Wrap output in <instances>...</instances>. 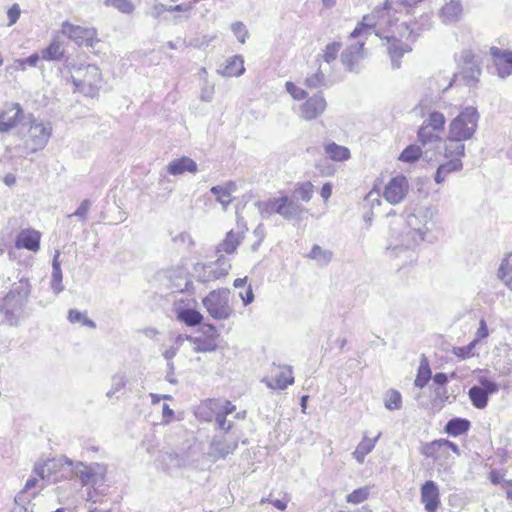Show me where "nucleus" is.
<instances>
[{
	"mask_svg": "<svg viewBox=\"0 0 512 512\" xmlns=\"http://www.w3.org/2000/svg\"><path fill=\"white\" fill-rule=\"evenodd\" d=\"M437 214L438 210L432 206L420 207L409 214L406 219L408 230L401 234L400 240L397 238L395 243H390L387 250L398 256L402 250L418 245L435 226Z\"/></svg>",
	"mask_w": 512,
	"mask_h": 512,
	"instance_id": "obj_1",
	"label": "nucleus"
},
{
	"mask_svg": "<svg viewBox=\"0 0 512 512\" xmlns=\"http://www.w3.org/2000/svg\"><path fill=\"white\" fill-rule=\"evenodd\" d=\"M31 293V284L28 279L21 278L12 284L9 292L0 302V313L4 321L13 327H17L22 320L28 317L26 306Z\"/></svg>",
	"mask_w": 512,
	"mask_h": 512,
	"instance_id": "obj_2",
	"label": "nucleus"
},
{
	"mask_svg": "<svg viewBox=\"0 0 512 512\" xmlns=\"http://www.w3.org/2000/svg\"><path fill=\"white\" fill-rule=\"evenodd\" d=\"M255 206L262 218L278 214L287 221H299L302 219L303 214L307 212L302 204L291 199L287 194H281L279 197L269 198L264 201H257Z\"/></svg>",
	"mask_w": 512,
	"mask_h": 512,
	"instance_id": "obj_3",
	"label": "nucleus"
},
{
	"mask_svg": "<svg viewBox=\"0 0 512 512\" xmlns=\"http://www.w3.org/2000/svg\"><path fill=\"white\" fill-rule=\"evenodd\" d=\"M17 133L23 140L26 151L35 153L47 145L52 135V127L50 123H44L29 115L19 125Z\"/></svg>",
	"mask_w": 512,
	"mask_h": 512,
	"instance_id": "obj_4",
	"label": "nucleus"
},
{
	"mask_svg": "<svg viewBox=\"0 0 512 512\" xmlns=\"http://www.w3.org/2000/svg\"><path fill=\"white\" fill-rule=\"evenodd\" d=\"M71 80L75 90L86 96L94 97L100 87L102 77L99 68L93 64L71 68Z\"/></svg>",
	"mask_w": 512,
	"mask_h": 512,
	"instance_id": "obj_5",
	"label": "nucleus"
},
{
	"mask_svg": "<svg viewBox=\"0 0 512 512\" xmlns=\"http://www.w3.org/2000/svg\"><path fill=\"white\" fill-rule=\"evenodd\" d=\"M479 113L475 107H465L449 124L448 134L451 139L469 140L476 132Z\"/></svg>",
	"mask_w": 512,
	"mask_h": 512,
	"instance_id": "obj_6",
	"label": "nucleus"
},
{
	"mask_svg": "<svg viewBox=\"0 0 512 512\" xmlns=\"http://www.w3.org/2000/svg\"><path fill=\"white\" fill-rule=\"evenodd\" d=\"M229 298L230 290L221 288L211 291L203 298L202 303L213 319L226 320L233 314Z\"/></svg>",
	"mask_w": 512,
	"mask_h": 512,
	"instance_id": "obj_7",
	"label": "nucleus"
},
{
	"mask_svg": "<svg viewBox=\"0 0 512 512\" xmlns=\"http://www.w3.org/2000/svg\"><path fill=\"white\" fill-rule=\"evenodd\" d=\"M437 107L438 102L433 96H424L414 110L418 116L425 118L422 126L440 133L444 130L446 119L443 113L436 110Z\"/></svg>",
	"mask_w": 512,
	"mask_h": 512,
	"instance_id": "obj_8",
	"label": "nucleus"
},
{
	"mask_svg": "<svg viewBox=\"0 0 512 512\" xmlns=\"http://www.w3.org/2000/svg\"><path fill=\"white\" fill-rule=\"evenodd\" d=\"M230 269V260L220 255L214 262L195 264L193 271L197 281L208 283L226 276Z\"/></svg>",
	"mask_w": 512,
	"mask_h": 512,
	"instance_id": "obj_9",
	"label": "nucleus"
},
{
	"mask_svg": "<svg viewBox=\"0 0 512 512\" xmlns=\"http://www.w3.org/2000/svg\"><path fill=\"white\" fill-rule=\"evenodd\" d=\"M64 463L71 467V472L80 479L83 486L96 485L104 479L106 467L99 463H91L86 465L83 462L73 463L69 458L63 459Z\"/></svg>",
	"mask_w": 512,
	"mask_h": 512,
	"instance_id": "obj_10",
	"label": "nucleus"
},
{
	"mask_svg": "<svg viewBox=\"0 0 512 512\" xmlns=\"http://www.w3.org/2000/svg\"><path fill=\"white\" fill-rule=\"evenodd\" d=\"M480 385L472 386L468 391L472 405L477 409H484L488 405L489 396L498 392L499 386L496 382L486 377H479Z\"/></svg>",
	"mask_w": 512,
	"mask_h": 512,
	"instance_id": "obj_11",
	"label": "nucleus"
},
{
	"mask_svg": "<svg viewBox=\"0 0 512 512\" xmlns=\"http://www.w3.org/2000/svg\"><path fill=\"white\" fill-rule=\"evenodd\" d=\"M409 191V182L404 175H397L390 179L384 188L383 196L392 205L401 203Z\"/></svg>",
	"mask_w": 512,
	"mask_h": 512,
	"instance_id": "obj_12",
	"label": "nucleus"
},
{
	"mask_svg": "<svg viewBox=\"0 0 512 512\" xmlns=\"http://www.w3.org/2000/svg\"><path fill=\"white\" fill-rule=\"evenodd\" d=\"M238 441L239 435H235V432L230 437L215 436L210 444V455L214 458H225L234 453L238 447Z\"/></svg>",
	"mask_w": 512,
	"mask_h": 512,
	"instance_id": "obj_13",
	"label": "nucleus"
},
{
	"mask_svg": "<svg viewBox=\"0 0 512 512\" xmlns=\"http://www.w3.org/2000/svg\"><path fill=\"white\" fill-rule=\"evenodd\" d=\"M420 499L426 512H437L441 505L437 483L433 480L425 481L420 488Z\"/></svg>",
	"mask_w": 512,
	"mask_h": 512,
	"instance_id": "obj_14",
	"label": "nucleus"
},
{
	"mask_svg": "<svg viewBox=\"0 0 512 512\" xmlns=\"http://www.w3.org/2000/svg\"><path fill=\"white\" fill-rule=\"evenodd\" d=\"M61 33L73 40L79 46H93L95 31L92 29L73 25L66 21L62 24Z\"/></svg>",
	"mask_w": 512,
	"mask_h": 512,
	"instance_id": "obj_15",
	"label": "nucleus"
},
{
	"mask_svg": "<svg viewBox=\"0 0 512 512\" xmlns=\"http://www.w3.org/2000/svg\"><path fill=\"white\" fill-rule=\"evenodd\" d=\"M326 106L327 103L323 94L318 92L300 106V116L307 121L316 119L323 114Z\"/></svg>",
	"mask_w": 512,
	"mask_h": 512,
	"instance_id": "obj_16",
	"label": "nucleus"
},
{
	"mask_svg": "<svg viewBox=\"0 0 512 512\" xmlns=\"http://www.w3.org/2000/svg\"><path fill=\"white\" fill-rule=\"evenodd\" d=\"M365 41L359 39L357 43L348 46L341 54V62L350 72H356V65L364 58L363 47Z\"/></svg>",
	"mask_w": 512,
	"mask_h": 512,
	"instance_id": "obj_17",
	"label": "nucleus"
},
{
	"mask_svg": "<svg viewBox=\"0 0 512 512\" xmlns=\"http://www.w3.org/2000/svg\"><path fill=\"white\" fill-rule=\"evenodd\" d=\"M26 120L20 104L14 103L8 109L0 113V132H8L18 123Z\"/></svg>",
	"mask_w": 512,
	"mask_h": 512,
	"instance_id": "obj_18",
	"label": "nucleus"
},
{
	"mask_svg": "<svg viewBox=\"0 0 512 512\" xmlns=\"http://www.w3.org/2000/svg\"><path fill=\"white\" fill-rule=\"evenodd\" d=\"M41 233L35 229H22L16 236L15 247L27 249L32 252L40 250Z\"/></svg>",
	"mask_w": 512,
	"mask_h": 512,
	"instance_id": "obj_19",
	"label": "nucleus"
},
{
	"mask_svg": "<svg viewBox=\"0 0 512 512\" xmlns=\"http://www.w3.org/2000/svg\"><path fill=\"white\" fill-rule=\"evenodd\" d=\"M197 171V163L186 156L172 160L167 166V172L174 176L182 175L185 172L196 173Z\"/></svg>",
	"mask_w": 512,
	"mask_h": 512,
	"instance_id": "obj_20",
	"label": "nucleus"
},
{
	"mask_svg": "<svg viewBox=\"0 0 512 512\" xmlns=\"http://www.w3.org/2000/svg\"><path fill=\"white\" fill-rule=\"evenodd\" d=\"M244 232V227L240 228L238 231L230 230L229 232H227L224 240L218 244L216 251L218 253H234L244 237Z\"/></svg>",
	"mask_w": 512,
	"mask_h": 512,
	"instance_id": "obj_21",
	"label": "nucleus"
},
{
	"mask_svg": "<svg viewBox=\"0 0 512 512\" xmlns=\"http://www.w3.org/2000/svg\"><path fill=\"white\" fill-rule=\"evenodd\" d=\"M387 51L391 57V64L393 69L400 67V58L407 52L411 51V47L402 41L393 38L388 39Z\"/></svg>",
	"mask_w": 512,
	"mask_h": 512,
	"instance_id": "obj_22",
	"label": "nucleus"
},
{
	"mask_svg": "<svg viewBox=\"0 0 512 512\" xmlns=\"http://www.w3.org/2000/svg\"><path fill=\"white\" fill-rule=\"evenodd\" d=\"M65 53V45L60 36H55L49 46L41 51L42 59L46 61H59Z\"/></svg>",
	"mask_w": 512,
	"mask_h": 512,
	"instance_id": "obj_23",
	"label": "nucleus"
},
{
	"mask_svg": "<svg viewBox=\"0 0 512 512\" xmlns=\"http://www.w3.org/2000/svg\"><path fill=\"white\" fill-rule=\"evenodd\" d=\"M462 11L460 0H450L441 8L440 17L444 23H454L460 20Z\"/></svg>",
	"mask_w": 512,
	"mask_h": 512,
	"instance_id": "obj_24",
	"label": "nucleus"
},
{
	"mask_svg": "<svg viewBox=\"0 0 512 512\" xmlns=\"http://www.w3.org/2000/svg\"><path fill=\"white\" fill-rule=\"evenodd\" d=\"M448 161L439 165L436 170L434 180L437 184H442L448 174L460 171L463 168V163L460 158H447Z\"/></svg>",
	"mask_w": 512,
	"mask_h": 512,
	"instance_id": "obj_25",
	"label": "nucleus"
},
{
	"mask_svg": "<svg viewBox=\"0 0 512 512\" xmlns=\"http://www.w3.org/2000/svg\"><path fill=\"white\" fill-rule=\"evenodd\" d=\"M417 141L421 147L429 151L441 141V137L439 132L421 125L417 131Z\"/></svg>",
	"mask_w": 512,
	"mask_h": 512,
	"instance_id": "obj_26",
	"label": "nucleus"
},
{
	"mask_svg": "<svg viewBox=\"0 0 512 512\" xmlns=\"http://www.w3.org/2000/svg\"><path fill=\"white\" fill-rule=\"evenodd\" d=\"M471 423L466 418L454 417L444 426V432L452 437L463 435L469 431Z\"/></svg>",
	"mask_w": 512,
	"mask_h": 512,
	"instance_id": "obj_27",
	"label": "nucleus"
},
{
	"mask_svg": "<svg viewBox=\"0 0 512 512\" xmlns=\"http://www.w3.org/2000/svg\"><path fill=\"white\" fill-rule=\"evenodd\" d=\"M244 71V60L239 55L227 59L225 65L218 70L219 73L226 77L240 76Z\"/></svg>",
	"mask_w": 512,
	"mask_h": 512,
	"instance_id": "obj_28",
	"label": "nucleus"
},
{
	"mask_svg": "<svg viewBox=\"0 0 512 512\" xmlns=\"http://www.w3.org/2000/svg\"><path fill=\"white\" fill-rule=\"evenodd\" d=\"M376 22L374 16H364L363 20L358 23L355 29L351 32V38H360L366 40L370 35L374 33Z\"/></svg>",
	"mask_w": 512,
	"mask_h": 512,
	"instance_id": "obj_29",
	"label": "nucleus"
},
{
	"mask_svg": "<svg viewBox=\"0 0 512 512\" xmlns=\"http://www.w3.org/2000/svg\"><path fill=\"white\" fill-rule=\"evenodd\" d=\"M324 151L326 155L333 161L343 162L350 159V150L345 147L336 144L333 141L324 144Z\"/></svg>",
	"mask_w": 512,
	"mask_h": 512,
	"instance_id": "obj_30",
	"label": "nucleus"
},
{
	"mask_svg": "<svg viewBox=\"0 0 512 512\" xmlns=\"http://www.w3.org/2000/svg\"><path fill=\"white\" fill-rule=\"evenodd\" d=\"M380 434L375 438L364 437L361 442L357 445L355 451L352 453L353 457L359 464H363L366 455H368L374 449L376 442L378 441Z\"/></svg>",
	"mask_w": 512,
	"mask_h": 512,
	"instance_id": "obj_31",
	"label": "nucleus"
},
{
	"mask_svg": "<svg viewBox=\"0 0 512 512\" xmlns=\"http://www.w3.org/2000/svg\"><path fill=\"white\" fill-rule=\"evenodd\" d=\"M428 149H424L421 145L411 144L407 146L399 155V160L405 163H414L418 159L428 158Z\"/></svg>",
	"mask_w": 512,
	"mask_h": 512,
	"instance_id": "obj_32",
	"label": "nucleus"
},
{
	"mask_svg": "<svg viewBox=\"0 0 512 512\" xmlns=\"http://www.w3.org/2000/svg\"><path fill=\"white\" fill-rule=\"evenodd\" d=\"M314 193V186L311 182H299L294 186L292 191L291 199H294L296 202L299 200L303 202H309Z\"/></svg>",
	"mask_w": 512,
	"mask_h": 512,
	"instance_id": "obj_33",
	"label": "nucleus"
},
{
	"mask_svg": "<svg viewBox=\"0 0 512 512\" xmlns=\"http://www.w3.org/2000/svg\"><path fill=\"white\" fill-rule=\"evenodd\" d=\"M294 383V377L292 373L291 367H286L284 371H281L276 377L271 380L267 381L266 384L271 389H280L284 390L289 385Z\"/></svg>",
	"mask_w": 512,
	"mask_h": 512,
	"instance_id": "obj_34",
	"label": "nucleus"
},
{
	"mask_svg": "<svg viewBox=\"0 0 512 512\" xmlns=\"http://www.w3.org/2000/svg\"><path fill=\"white\" fill-rule=\"evenodd\" d=\"M422 454L427 458H432L435 461L440 460L442 457H446L444 445L442 439L434 440L425 444L422 448Z\"/></svg>",
	"mask_w": 512,
	"mask_h": 512,
	"instance_id": "obj_35",
	"label": "nucleus"
},
{
	"mask_svg": "<svg viewBox=\"0 0 512 512\" xmlns=\"http://www.w3.org/2000/svg\"><path fill=\"white\" fill-rule=\"evenodd\" d=\"M431 376L432 372L430 369L429 361L426 356L422 354L414 385L419 388L425 387L428 381L431 379Z\"/></svg>",
	"mask_w": 512,
	"mask_h": 512,
	"instance_id": "obj_36",
	"label": "nucleus"
},
{
	"mask_svg": "<svg viewBox=\"0 0 512 512\" xmlns=\"http://www.w3.org/2000/svg\"><path fill=\"white\" fill-rule=\"evenodd\" d=\"M465 140L451 139L450 134L447 136V143L445 145V157L446 158H460L465 155Z\"/></svg>",
	"mask_w": 512,
	"mask_h": 512,
	"instance_id": "obj_37",
	"label": "nucleus"
},
{
	"mask_svg": "<svg viewBox=\"0 0 512 512\" xmlns=\"http://www.w3.org/2000/svg\"><path fill=\"white\" fill-rule=\"evenodd\" d=\"M177 319L186 325L193 327L202 322L203 316L197 310L187 308L177 310Z\"/></svg>",
	"mask_w": 512,
	"mask_h": 512,
	"instance_id": "obj_38",
	"label": "nucleus"
},
{
	"mask_svg": "<svg viewBox=\"0 0 512 512\" xmlns=\"http://www.w3.org/2000/svg\"><path fill=\"white\" fill-rule=\"evenodd\" d=\"M308 257L315 260L318 264L326 266L332 260L333 253L331 250L323 249L319 245H314L309 252Z\"/></svg>",
	"mask_w": 512,
	"mask_h": 512,
	"instance_id": "obj_39",
	"label": "nucleus"
},
{
	"mask_svg": "<svg viewBox=\"0 0 512 512\" xmlns=\"http://www.w3.org/2000/svg\"><path fill=\"white\" fill-rule=\"evenodd\" d=\"M68 320L73 324L80 323L82 326H87L93 329L96 328V323L88 318L87 312L70 309L68 312Z\"/></svg>",
	"mask_w": 512,
	"mask_h": 512,
	"instance_id": "obj_40",
	"label": "nucleus"
},
{
	"mask_svg": "<svg viewBox=\"0 0 512 512\" xmlns=\"http://www.w3.org/2000/svg\"><path fill=\"white\" fill-rule=\"evenodd\" d=\"M189 340L195 345V352H212L217 348L215 341L212 339L203 337H189Z\"/></svg>",
	"mask_w": 512,
	"mask_h": 512,
	"instance_id": "obj_41",
	"label": "nucleus"
},
{
	"mask_svg": "<svg viewBox=\"0 0 512 512\" xmlns=\"http://www.w3.org/2000/svg\"><path fill=\"white\" fill-rule=\"evenodd\" d=\"M56 466L57 462L55 460H48L44 464H36L34 472L41 479L47 478L48 481H56V478H51V472Z\"/></svg>",
	"mask_w": 512,
	"mask_h": 512,
	"instance_id": "obj_42",
	"label": "nucleus"
},
{
	"mask_svg": "<svg viewBox=\"0 0 512 512\" xmlns=\"http://www.w3.org/2000/svg\"><path fill=\"white\" fill-rule=\"evenodd\" d=\"M210 192L215 196L216 201L222 205L223 210H227L229 204L232 202V196L220 185L211 187Z\"/></svg>",
	"mask_w": 512,
	"mask_h": 512,
	"instance_id": "obj_43",
	"label": "nucleus"
},
{
	"mask_svg": "<svg viewBox=\"0 0 512 512\" xmlns=\"http://www.w3.org/2000/svg\"><path fill=\"white\" fill-rule=\"evenodd\" d=\"M498 75L501 78H506L512 74V52L504 55V58L496 63Z\"/></svg>",
	"mask_w": 512,
	"mask_h": 512,
	"instance_id": "obj_44",
	"label": "nucleus"
},
{
	"mask_svg": "<svg viewBox=\"0 0 512 512\" xmlns=\"http://www.w3.org/2000/svg\"><path fill=\"white\" fill-rule=\"evenodd\" d=\"M497 275L507 287L512 289V266L509 267V260L507 258L502 260Z\"/></svg>",
	"mask_w": 512,
	"mask_h": 512,
	"instance_id": "obj_45",
	"label": "nucleus"
},
{
	"mask_svg": "<svg viewBox=\"0 0 512 512\" xmlns=\"http://www.w3.org/2000/svg\"><path fill=\"white\" fill-rule=\"evenodd\" d=\"M104 4L126 14H130L134 10V5L130 0H105Z\"/></svg>",
	"mask_w": 512,
	"mask_h": 512,
	"instance_id": "obj_46",
	"label": "nucleus"
},
{
	"mask_svg": "<svg viewBox=\"0 0 512 512\" xmlns=\"http://www.w3.org/2000/svg\"><path fill=\"white\" fill-rule=\"evenodd\" d=\"M369 496V488L367 486L360 487L346 496V501L352 504H360Z\"/></svg>",
	"mask_w": 512,
	"mask_h": 512,
	"instance_id": "obj_47",
	"label": "nucleus"
},
{
	"mask_svg": "<svg viewBox=\"0 0 512 512\" xmlns=\"http://www.w3.org/2000/svg\"><path fill=\"white\" fill-rule=\"evenodd\" d=\"M341 46L342 45L340 42H332V43L328 44L323 51V55H322L323 60L326 63H331L334 60H336L337 55L341 49Z\"/></svg>",
	"mask_w": 512,
	"mask_h": 512,
	"instance_id": "obj_48",
	"label": "nucleus"
},
{
	"mask_svg": "<svg viewBox=\"0 0 512 512\" xmlns=\"http://www.w3.org/2000/svg\"><path fill=\"white\" fill-rule=\"evenodd\" d=\"M402 397L396 390H391L385 399V407L389 410H398L401 408Z\"/></svg>",
	"mask_w": 512,
	"mask_h": 512,
	"instance_id": "obj_49",
	"label": "nucleus"
},
{
	"mask_svg": "<svg viewBox=\"0 0 512 512\" xmlns=\"http://www.w3.org/2000/svg\"><path fill=\"white\" fill-rule=\"evenodd\" d=\"M63 275L62 269H53L51 275V289L55 295H58L64 291V285L62 283Z\"/></svg>",
	"mask_w": 512,
	"mask_h": 512,
	"instance_id": "obj_50",
	"label": "nucleus"
},
{
	"mask_svg": "<svg viewBox=\"0 0 512 512\" xmlns=\"http://www.w3.org/2000/svg\"><path fill=\"white\" fill-rule=\"evenodd\" d=\"M324 83H325V75L320 69H318V71L315 74L307 77L305 80L306 86L311 89L319 88V87L323 86Z\"/></svg>",
	"mask_w": 512,
	"mask_h": 512,
	"instance_id": "obj_51",
	"label": "nucleus"
},
{
	"mask_svg": "<svg viewBox=\"0 0 512 512\" xmlns=\"http://www.w3.org/2000/svg\"><path fill=\"white\" fill-rule=\"evenodd\" d=\"M92 206V202L89 199H85L81 202L79 207L76 209V211L69 215V217L75 216L77 217L81 222L85 223L87 220V215Z\"/></svg>",
	"mask_w": 512,
	"mask_h": 512,
	"instance_id": "obj_52",
	"label": "nucleus"
},
{
	"mask_svg": "<svg viewBox=\"0 0 512 512\" xmlns=\"http://www.w3.org/2000/svg\"><path fill=\"white\" fill-rule=\"evenodd\" d=\"M231 30L240 43H242V44L245 43L246 38L248 36V30L243 22H241V21L234 22L231 25Z\"/></svg>",
	"mask_w": 512,
	"mask_h": 512,
	"instance_id": "obj_53",
	"label": "nucleus"
},
{
	"mask_svg": "<svg viewBox=\"0 0 512 512\" xmlns=\"http://www.w3.org/2000/svg\"><path fill=\"white\" fill-rule=\"evenodd\" d=\"M286 90L287 92L295 99V100H301L304 99L307 96V92L296 86L293 82H286Z\"/></svg>",
	"mask_w": 512,
	"mask_h": 512,
	"instance_id": "obj_54",
	"label": "nucleus"
},
{
	"mask_svg": "<svg viewBox=\"0 0 512 512\" xmlns=\"http://www.w3.org/2000/svg\"><path fill=\"white\" fill-rule=\"evenodd\" d=\"M190 284L186 277L178 276L176 282L171 283V289L173 292H184L188 290Z\"/></svg>",
	"mask_w": 512,
	"mask_h": 512,
	"instance_id": "obj_55",
	"label": "nucleus"
},
{
	"mask_svg": "<svg viewBox=\"0 0 512 512\" xmlns=\"http://www.w3.org/2000/svg\"><path fill=\"white\" fill-rule=\"evenodd\" d=\"M488 335H489V331H488L486 321L484 319H481L473 341H475L477 343V342L487 338Z\"/></svg>",
	"mask_w": 512,
	"mask_h": 512,
	"instance_id": "obj_56",
	"label": "nucleus"
},
{
	"mask_svg": "<svg viewBox=\"0 0 512 512\" xmlns=\"http://www.w3.org/2000/svg\"><path fill=\"white\" fill-rule=\"evenodd\" d=\"M462 58L465 62V64H471V71H472V75H474V72H477V74L480 73V69L478 66H476V64L474 63L473 59H474V55L472 54V52L470 50H464L462 52Z\"/></svg>",
	"mask_w": 512,
	"mask_h": 512,
	"instance_id": "obj_57",
	"label": "nucleus"
},
{
	"mask_svg": "<svg viewBox=\"0 0 512 512\" xmlns=\"http://www.w3.org/2000/svg\"><path fill=\"white\" fill-rule=\"evenodd\" d=\"M197 0H194L193 2H190V3H181V4H178V5H175V6H167V11L168 12H184V13H188L192 10L193 8V3H196Z\"/></svg>",
	"mask_w": 512,
	"mask_h": 512,
	"instance_id": "obj_58",
	"label": "nucleus"
},
{
	"mask_svg": "<svg viewBox=\"0 0 512 512\" xmlns=\"http://www.w3.org/2000/svg\"><path fill=\"white\" fill-rule=\"evenodd\" d=\"M434 402L443 405L449 398L447 389L445 387H438L434 390Z\"/></svg>",
	"mask_w": 512,
	"mask_h": 512,
	"instance_id": "obj_59",
	"label": "nucleus"
},
{
	"mask_svg": "<svg viewBox=\"0 0 512 512\" xmlns=\"http://www.w3.org/2000/svg\"><path fill=\"white\" fill-rule=\"evenodd\" d=\"M239 297L241 298L244 306L251 304L254 301V293L251 285H249L244 292H240Z\"/></svg>",
	"mask_w": 512,
	"mask_h": 512,
	"instance_id": "obj_60",
	"label": "nucleus"
},
{
	"mask_svg": "<svg viewBox=\"0 0 512 512\" xmlns=\"http://www.w3.org/2000/svg\"><path fill=\"white\" fill-rule=\"evenodd\" d=\"M7 16L9 19V26L15 24L20 17V8L18 4H14L11 8H9L7 12Z\"/></svg>",
	"mask_w": 512,
	"mask_h": 512,
	"instance_id": "obj_61",
	"label": "nucleus"
},
{
	"mask_svg": "<svg viewBox=\"0 0 512 512\" xmlns=\"http://www.w3.org/2000/svg\"><path fill=\"white\" fill-rule=\"evenodd\" d=\"M126 385V379L123 374H116L112 378V387L119 392Z\"/></svg>",
	"mask_w": 512,
	"mask_h": 512,
	"instance_id": "obj_62",
	"label": "nucleus"
},
{
	"mask_svg": "<svg viewBox=\"0 0 512 512\" xmlns=\"http://www.w3.org/2000/svg\"><path fill=\"white\" fill-rule=\"evenodd\" d=\"M433 382L439 387H444L448 382V376L443 372H438L433 376Z\"/></svg>",
	"mask_w": 512,
	"mask_h": 512,
	"instance_id": "obj_63",
	"label": "nucleus"
},
{
	"mask_svg": "<svg viewBox=\"0 0 512 512\" xmlns=\"http://www.w3.org/2000/svg\"><path fill=\"white\" fill-rule=\"evenodd\" d=\"M509 51H502L501 49L497 47H491L490 48V54L495 60V64L499 61H501L504 58V55H506Z\"/></svg>",
	"mask_w": 512,
	"mask_h": 512,
	"instance_id": "obj_64",
	"label": "nucleus"
}]
</instances>
